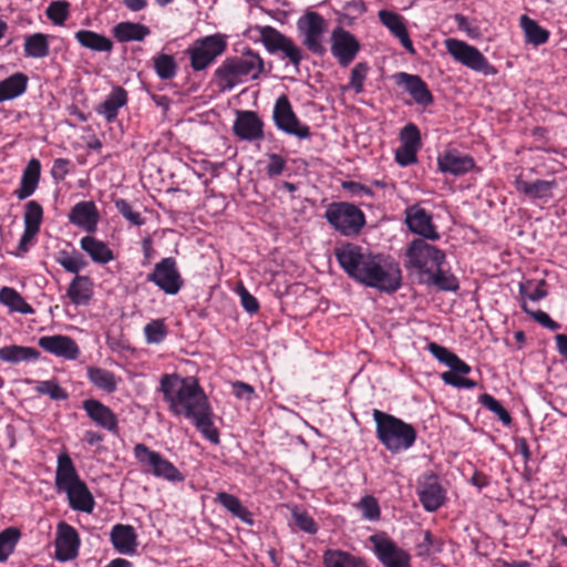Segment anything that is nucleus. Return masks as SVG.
<instances>
[{"label": "nucleus", "mask_w": 567, "mask_h": 567, "mask_svg": "<svg viewBox=\"0 0 567 567\" xmlns=\"http://www.w3.org/2000/svg\"><path fill=\"white\" fill-rule=\"evenodd\" d=\"M520 27L528 43L540 45L549 39V32L526 14L520 17Z\"/></svg>", "instance_id": "obj_47"}, {"label": "nucleus", "mask_w": 567, "mask_h": 567, "mask_svg": "<svg viewBox=\"0 0 567 567\" xmlns=\"http://www.w3.org/2000/svg\"><path fill=\"white\" fill-rule=\"evenodd\" d=\"M417 148L401 145L395 152V161L399 165L406 167L417 162Z\"/></svg>", "instance_id": "obj_63"}, {"label": "nucleus", "mask_w": 567, "mask_h": 567, "mask_svg": "<svg viewBox=\"0 0 567 567\" xmlns=\"http://www.w3.org/2000/svg\"><path fill=\"white\" fill-rule=\"evenodd\" d=\"M334 257L349 278L381 292L393 293L402 285L396 261L382 254H372L352 243L334 248Z\"/></svg>", "instance_id": "obj_3"}, {"label": "nucleus", "mask_w": 567, "mask_h": 567, "mask_svg": "<svg viewBox=\"0 0 567 567\" xmlns=\"http://www.w3.org/2000/svg\"><path fill=\"white\" fill-rule=\"evenodd\" d=\"M330 41L331 54L342 68L350 65L361 50L359 40L342 27L332 30Z\"/></svg>", "instance_id": "obj_17"}, {"label": "nucleus", "mask_w": 567, "mask_h": 567, "mask_svg": "<svg viewBox=\"0 0 567 567\" xmlns=\"http://www.w3.org/2000/svg\"><path fill=\"white\" fill-rule=\"evenodd\" d=\"M272 120L276 127L288 135L296 136L299 140L311 137L310 127L298 118L288 96L285 94L276 100Z\"/></svg>", "instance_id": "obj_12"}, {"label": "nucleus", "mask_w": 567, "mask_h": 567, "mask_svg": "<svg viewBox=\"0 0 567 567\" xmlns=\"http://www.w3.org/2000/svg\"><path fill=\"white\" fill-rule=\"evenodd\" d=\"M35 391L40 394L49 395L52 400L64 401L69 398L68 392L59 384L55 379L38 381Z\"/></svg>", "instance_id": "obj_55"}, {"label": "nucleus", "mask_w": 567, "mask_h": 567, "mask_svg": "<svg viewBox=\"0 0 567 567\" xmlns=\"http://www.w3.org/2000/svg\"><path fill=\"white\" fill-rule=\"evenodd\" d=\"M128 102L127 91L116 85L112 89L104 102L95 107V112L102 115L107 123H113L120 112V109L125 106Z\"/></svg>", "instance_id": "obj_31"}, {"label": "nucleus", "mask_w": 567, "mask_h": 567, "mask_svg": "<svg viewBox=\"0 0 567 567\" xmlns=\"http://www.w3.org/2000/svg\"><path fill=\"white\" fill-rule=\"evenodd\" d=\"M0 303L7 306L11 311L22 315H32L34 309L24 298L11 287H2L0 289Z\"/></svg>", "instance_id": "obj_44"}, {"label": "nucleus", "mask_w": 567, "mask_h": 567, "mask_svg": "<svg viewBox=\"0 0 567 567\" xmlns=\"http://www.w3.org/2000/svg\"><path fill=\"white\" fill-rule=\"evenodd\" d=\"M80 247L90 256L94 264L105 265L115 259V255L109 245L94 236L87 235L82 237Z\"/></svg>", "instance_id": "obj_35"}, {"label": "nucleus", "mask_w": 567, "mask_h": 567, "mask_svg": "<svg viewBox=\"0 0 567 567\" xmlns=\"http://www.w3.org/2000/svg\"><path fill=\"white\" fill-rule=\"evenodd\" d=\"M23 50L27 58L42 59L48 56L50 53L48 35L38 32L25 37Z\"/></svg>", "instance_id": "obj_45"}, {"label": "nucleus", "mask_w": 567, "mask_h": 567, "mask_svg": "<svg viewBox=\"0 0 567 567\" xmlns=\"http://www.w3.org/2000/svg\"><path fill=\"white\" fill-rule=\"evenodd\" d=\"M45 12L55 25H63L70 16V3L65 0L52 1Z\"/></svg>", "instance_id": "obj_56"}, {"label": "nucleus", "mask_w": 567, "mask_h": 567, "mask_svg": "<svg viewBox=\"0 0 567 567\" xmlns=\"http://www.w3.org/2000/svg\"><path fill=\"white\" fill-rule=\"evenodd\" d=\"M145 340L148 344H158L165 340L168 334V328L164 319L151 320L144 327Z\"/></svg>", "instance_id": "obj_53"}, {"label": "nucleus", "mask_w": 567, "mask_h": 567, "mask_svg": "<svg viewBox=\"0 0 567 567\" xmlns=\"http://www.w3.org/2000/svg\"><path fill=\"white\" fill-rule=\"evenodd\" d=\"M80 536L78 530L65 522H60L56 526V537L54 540V556L59 561H69L78 557L80 548Z\"/></svg>", "instance_id": "obj_19"}, {"label": "nucleus", "mask_w": 567, "mask_h": 567, "mask_svg": "<svg viewBox=\"0 0 567 567\" xmlns=\"http://www.w3.org/2000/svg\"><path fill=\"white\" fill-rule=\"evenodd\" d=\"M113 203L117 212L132 225L142 226L145 224V218L142 217L141 213L134 212L131 204L124 198H114Z\"/></svg>", "instance_id": "obj_58"}, {"label": "nucleus", "mask_w": 567, "mask_h": 567, "mask_svg": "<svg viewBox=\"0 0 567 567\" xmlns=\"http://www.w3.org/2000/svg\"><path fill=\"white\" fill-rule=\"evenodd\" d=\"M324 218L343 236L358 235L365 225L364 213L348 202L331 203L324 213Z\"/></svg>", "instance_id": "obj_9"}, {"label": "nucleus", "mask_w": 567, "mask_h": 567, "mask_svg": "<svg viewBox=\"0 0 567 567\" xmlns=\"http://www.w3.org/2000/svg\"><path fill=\"white\" fill-rule=\"evenodd\" d=\"M74 38L81 47L94 52H111L113 49L111 39L91 30H79Z\"/></svg>", "instance_id": "obj_40"}, {"label": "nucleus", "mask_w": 567, "mask_h": 567, "mask_svg": "<svg viewBox=\"0 0 567 567\" xmlns=\"http://www.w3.org/2000/svg\"><path fill=\"white\" fill-rule=\"evenodd\" d=\"M111 543L115 550L123 555L136 551L137 535L131 525L116 524L111 530Z\"/></svg>", "instance_id": "obj_32"}, {"label": "nucleus", "mask_w": 567, "mask_h": 567, "mask_svg": "<svg viewBox=\"0 0 567 567\" xmlns=\"http://www.w3.org/2000/svg\"><path fill=\"white\" fill-rule=\"evenodd\" d=\"M530 286L532 281L519 284V295L523 302H526L527 299L532 301H539L547 296V290L545 289L546 281L544 279L539 280L532 291H529Z\"/></svg>", "instance_id": "obj_59"}, {"label": "nucleus", "mask_w": 567, "mask_h": 567, "mask_svg": "<svg viewBox=\"0 0 567 567\" xmlns=\"http://www.w3.org/2000/svg\"><path fill=\"white\" fill-rule=\"evenodd\" d=\"M343 190L348 192L352 197H373L374 192L367 185L354 181H344L341 184Z\"/></svg>", "instance_id": "obj_62"}, {"label": "nucleus", "mask_w": 567, "mask_h": 567, "mask_svg": "<svg viewBox=\"0 0 567 567\" xmlns=\"http://www.w3.org/2000/svg\"><path fill=\"white\" fill-rule=\"evenodd\" d=\"M215 502L220 504L233 516L239 518L244 523L248 525L254 524L252 514L247 507L243 505L241 501L237 496L226 492H219L215 497Z\"/></svg>", "instance_id": "obj_41"}, {"label": "nucleus", "mask_w": 567, "mask_h": 567, "mask_svg": "<svg viewBox=\"0 0 567 567\" xmlns=\"http://www.w3.org/2000/svg\"><path fill=\"white\" fill-rule=\"evenodd\" d=\"M82 409L95 425L113 435L120 434L118 417L110 406L96 399H87L82 402Z\"/></svg>", "instance_id": "obj_20"}, {"label": "nucleus", "mask_w": 567, "mask_h": 567, "mask_svg": "<svg viewBox=\"0 0 567 567\" xmlns=\"http://www.w3.org/2000/svg\"><path fill=\"white\" fill-rule=\"evenodd\" d=\"M55 261L70 274H78L87 266L82 255L78 251L69 254L66 250H60L55 256Z\"/></svg>", "instance_id": "obj_50"}, {"label": "nucleus", "mask_w": 567, "mask_h": 567, "mask_svg": "<svg viewBox=\"0 0 567 567\" xmlns=\"http://www.w3.org/2000/svg\"><path fill=\"white\" fill-rule=\"evenodd\" d=\"M426 282L442 291L455 292L460 289L458 279L453 274L445 271L443 266L435 267L432 272L427 275Z\"/></svg>", "instance_id": "obj_46"}, {"label": "nucleus", "mask_w": 567, "mask_h": 567, "mask_svg": "<svg viewBox=\"0 0 567 567\" xmlns=\"http://www.w3.org/2000/svg\"><path fill=\"white\" fill-rule=\"evenodd\" d=\"M400 140L403 146H409L413 148L421 147V133L419 127L413 124H406L400 132Z\"/></svg>", "instance_id": "obj_61"}, {"label": "nucleus", "mask_w": 567, "mask_h": 567, "mask_svg": "<svg viewBox=\"0 0 567 567\" xmlns=\"http://www.w3.org/2000/svg\"><path fill=\"white\" fill-rule=\"evenodd\" d=\"M369 65L367 62L357 63L351 70L349 87L352 89L357 94L363 92V84L369 72Z\"/></svg>", "instance_id": "obj_60"}, {"label": "nucleus", "mask_w": 567, "mask_h": 567, "mask_svg": "<svg viewBox=\"0 0 567 567\" xmlns=\"http://www.w3.org/2000/svg\"><path fill=\"white\" fill-rule=\"evenodd\" d=\"M39 358L40 352L32 347L10 344L0 348V361L10 364L37 361Z\"/></svg>", "instance_id": "obj_37"}, {"label": "nucleus", "mask_w": 567, "mask_h": 567, "mask_svg": "<svg viewBox=\"0 0 567 567\" xmlns=\"http://www.w3.org/2000/svg\"><path fill=\"white\" fill-rule=\"evenodd\" d=\"M289 508L291 512V517H292L296 526L300 530H302L307 534H310V535H315L318 532V529H319L318 524L316 523L313 517L306 509H302L298 505L289 506Z\"/></svg>", "instance_id": "obj_51"}, {"label": "nucleus", "mask_w": 567, "mask_h": 567, "mask_svg": "<svg viewBox=\"0 0 567 567\" xmlns=\"http://www.w3.org/2000/svg\"><path fill=\"white\" fill-rule=\"evenodd\" d=\"M44 351L66 360H75L80 354L76 342L69 336H44L38 341Z\"/></svg>", "instance_id": "obj_24"}, {"label": "nucleus", "mask_w": 567, "mask_h": 567, "mask_svg": "<svg viewBox=\"0 0 567 567\" xmlns=\"http://www.w3.org/2000/svg\"><path fill=\"white\" fill-rule=\"evenodd\" d=\"M28 81V76L22 72H16L0 81V103L22 95L27 91Z\"/></svg>", "instance_id": "obj_38"}, {"label": "nucleus", "mask_w": 567, "mask_h": 567, "mask_svg": "<svg viewBox=\"0 0 567 567\" xmlns=\"http://www.w3.org/2000/svg\"><path fill=\"white\" fill-rule=\"evenodd\" d=\"M68 217L72 225L92 234L97 228L100 213L94 202L82 200L71 208Z\"/></svg>", "instance_id": "obj_23"}, {"label": "nucleus", "mask_w": 567, "mask_h": 567, "mask_svg": "<svg viewBox=\"0 0 567 567\" xmlns=\"http://www.w3.org/2000/svg\"><path fill=\"white\" fill-rule=\"evenodd\" d=\"M419 501L426 512H436L446 502V489L434 472H425L417 482Z\"/></svg>", "instance_id": "obj_16"}, {"label": "nucleus", "mask_w": 567, "mask_h": 567, "mask_svg": "<svg viewBox=\"0 0 567 567\" xmlns=\"http://www.w3.org/2000/svg\"><path fill=\"white\" fill-rule=\"evenodd\" d=\"M147 281L153 282L166 295H177L184 286V279L177 268L176 259L163 258L155 264L152 272L147 275Z\"/></svg>", "instance_id": "obj_14"}, {"label": "nucleus", "mask_w": 567, "mask_h": 567, "mask_svg": "<svg viewBox=\"0 0 567 567\" xmlns=\"http://www.w3.org/2000/svg\"><path fill=\"white\" fill-rule=\"evenodd\" d=\"M228 43L225 34L215 33L196 39L185 51L195 72L205 71L225 53Z\"/></svg>", "instance_id": "obj_6"}, {"label": "nucleus", "mask_w": 567, "mask_h": 567, "mask_svg": "<svg viewBox=\"0 0 567 567\" xmlns=\"http://www.w3.org/2000/svg\"><path fill=\"white\" fill-rule=\"evenodd\" d=\"M159 391L169 411L193 421L202 435L213 444H219V432L214 425V412L209 400L194 377L182 378L176 373L164 374Z\"/></svg>", "instance_id": "obj_1"}, {"label": "nucleus", "mask_w": 567, "mask_h": 567, "mask_svg": "<svg viewBox=\"0 0 567 567\" xmlns=\"http://www.w3.org/2000/svg\"><path fill=\"white\" fill-rule=\"evenodd\" d=\"M233 131L234 134L243 141H261L265 137L264 122L254 111L238 110L236 112Z\"/></svg>", "instance_id": "obj_21"}, {"label": "nucleus", "mask_w": 567, "mask_h": 567, "mask_svg": "<svg viewBox=\"0 0 567 567\" xmlns=\"http://www.w3.org/2000/svg\"><path fill=\"white\" fill-rule=\"evenodd\" d=\"M373 551L383 567H411V555L399 547L385 534H374L369 537Z\"/></svg>", "instance_id": "obj_15"}, {"label": "nucleus", "mask_w": 567, "mask_h": 567, "mask_svg": "<svg viewBox=\"0 0 567 567\" xmlns=\"http://www.w3.org/2000/svg\"><path fill=\"white\" fill-rule=\"evenodd\" d=\"M61 492L66 493L69 505L72 509L87 514L93 512L95 501L84 481L81 480L70 486H66Z\"/></svg>", "instance_id": "obj_30"}, {"label": "nucleus", "mask_w": 567, "mask_h": 567, "mask_svg": "<svg viewBox=\"0 0 567 567\" xmlns=\"http://www.w3.org/2000/svg\"><path fill=\"white\" fill-rule=\"evenodd\" d=\"M133 453L145 473L171 483L185 481L184 474L169 460L165 458L159 452L151 450L147 445L143 443L135 444Z\"/></svg>", "instance_id": "obj_7"}, {"label": "nucleus", "mask_w": 567, "mask_h": 567, "mask_svg": "<svg viewBox=\"0 0 567 567\" xmlns=\"http://www.w3.org/2000/svg\"><path fill=\"white\" fill-rule=\"evenodd\" d=\"M373 419L378 440L392 453L410 449L416 440V431L412 424L374 409Z\"/></svg>", "instance_id": "obj_5"}, {"label": "nucleus", "mask_w": 567, "mask_h": 567, "mask_svg": "<svg viewBox=\"0 0 567 567\" xmlns=\"http://www.w3.org/2000/svg\"><path fill=\"white\" fill-rule=\"evenodd\" d=\"M41 175V163L37 158H32L23 169L19 188L14 190V195L19 200L30 197L37 189Z\"/></svg>", "instance_id": "obj_34"}, {"label": "nucleus", "mask_w": 567, "mask_h": 567, "mask_svg": "<svg viewBox=\"0 0 567 567\" xmlns=\"http://www.w3.org/2000/svg\"><path fill=\"white\" fill-rule=\"evenodd\" d=\"M446 367L450 368V371L443 372L441 374V379L445 384L457 389H474L477 386L476 381L462 377L468 374L472 369L455 353Z\"/></svg>", "instance_id": "obj_28"}, {"label": "nucleus", "mask_w": 567, "mask_h": 567, "mask_svg": "<svg viewBox=\"0 0 567 567\" xmlns=\"http://www.w3.org/2000/svg\"><path fill=\"white\" fill-rule=\"evenodd\" d=\"M299 32L303 35L302 44L313 54L323 56L327 52L323 45L326 20L316 11H308L297 22Z\"/></svg>", "instance_id": "obj_13"}, {"label": "nucleus", "mask_w": 567, "mask_h": 567, "mask_svg": "<svg viewBox=\"0 0 567 567\" xmlns=\"http://www.w3.org/2000/svg\"><path fill=\"white\" fill-rule=\"evenodd\" d=\"M380 22L400 41L401 45L410 53L415 54L413 42L410 39L404 18L390 10L382 9L378 12Z\"/></svg>", "instance_id": "obj_25"}, {"label": "nucleus", "mask_w": 567, "mask_h": 567, "mask_svg": "<svg viewBox=\"0 0 567 567\" xmlns=\"http://www.w3.org/2000/svg\"><path fill=\"white\" fill-rule=\"evenodd\" d=\"M405 224L410 231L422 237V239L439 240L441 235L433 224L432 215L423 207L415 204L404 210Z\"/></svg>", "instance_id": "obj_18"}, {"label": "nucleus", "mask_w": 567, "mask_h": 567, "mask_svg": "<svg viewBox=\"0 0 567 567\" xmlns=\"http://www.w3.org/2000/svg\"><path fill=\"white\" fill-rule=\"evenodd\" d=\"M322 563L324 567H368L364 559L341 549H327Z\"/></svg>", "instance_id": "obj_39"}, {"label": "nucleus", "mask_w": 567, "mask_h": 567, "mask_svg": "<svg viewBox=\"0 0 567 567\" xmlns=\"http://www.w3.org/2000/svg\"><path fill=\"white\" fill-rule=\"evenodd\" d=\"M153 66L161 80H172L176 76L178 64L172 54L159 53L153 56Z\"/></svg>", "instance_id": "obj_48"}, {"label": "nucleus", "mask_w": 567, "mask_h": 567, "mask_svg": "<svg viewBox=\"0 0 567 567\" xmlns=\"http://www.w3.org/2000/svg\"><path fill=\"white\" fill-rule=\"evenodd\" d=\"M446 367L450 368V371L443 372L441 374V379L445 384L457 389H474L477 386L476 381L462 377L468 374L472 369L455 353Z\"/></svg>", "instance_id": "obj_27"}, {"label": "nucleus", "mask_w": 567, "mask_h": 567, "mask_svg": "<svg viewBox=\"0 0 567 567\" xmlns=\"http://www.w3.org/2000/svg\"><path fill=\"white\" fill-rule=\"evenodd\" d=\"M268 164L266 166V173L269 177H276L284 173L286 168V159L276 153H269L268 155Z\"/></svg>", "instance_id": "obj_64"}, {"label": "nucleus", "mask_w": 567, "mask_h": 567, "mask_svg": "<svg viewBox=\"0 0 567 567\" xmlns=\"http://www.w3.org/2000/svg\"><path fill=\"white\" fill-rule=\"evenodd\" d=\"M81 481L71 456L66 452H62L58 456V465L55 471V486L62 491Z\"/></svg>", "instance_id": "obj_36"}, {"label": "nucleus", "mask_w": 567, "mask_h": 567, "mask_svg": "<svg viewBox=\"0 0 567 567\" xmlns=\"http://www.w3.org/2000/svg\"><path fill=\"white\" fill-rule=\"evenodd\" d=\"M24 228L38 231L40 230V226L43 219V208L42 206L35 202L30 200L25 204L24 210Z\"/></svg>", "instance_id": "obj_54"}, {"label": "nucleus", "mask_w": 567, "mask_h": 567, "mask_svg": "<svg viewBox=\"0 0 567 567\" xmlns=\"http://www.w3.org/2000/svg\"><path fill=\"white\" fill-rule=\"evenodd\" d=\"M334 257L349 278L381 292L393 293L402 285L396 261L382 254H372L352 243L334 248Z\"/></svg>", "instance_id": "obj_2"}, {"label": "nucleus", "mask_w": 567, "mask_h": 567, "mask_svg": "<svg viewBox=\"0 0 567 567\" xmlns=\"http://www.w3.org/2000/svg\"><path fill=\"white\" fill-rule=\"evenodd\" d=\"M259 39L269 54H279L287 59L296 69L303 60V51L289 37L271 25L257 27Z\"/></svg>", "instance_id": "obj_10"}, {"label": "nucleus", "mask_w": 567, "mask_h": 567, "mask_svg": "<svg viewBox=\"0 0 567 567\" xmlns=\"http://www.w3.org/2000/svg\"><path fill=\"white\" fill-rule=\"evenodd\" d=\"M86 377L95 388L109 394L117 389L115 374L106 369L94 365L87 367Z\"/></svg>", "instance_id": "obj_43"}, {"label": "nucleus", "mask_w": 567, "mask_h": 567, "mask_svg": "<svg viewBox=\"0 0 567 567\" xmlns=\"http://www.w3.org/2000/svg\"><path fill=\"white\" fill-rule=\"evenodd\" d=\"M478 403H481L489 412L494 413L505 426H509L512 424L513 419L509 412L493 395L488 393L481 394L478 396Z\"/></svg>", "instance_id": "obj_52"}, {"label": "nucleus", "mask_w": 567, "mask_h": 567, "mask_svg": "<svg viewBox=\"0 0 567 567\" xmlns=\"http://www.w3.org/2000/svg\"><path fill=\"white\" fill-rule=\"evenodd\" d=\"M557 181L536 179L527 182L519 175L514 181L515 189L530 199H544L547 202L553 197V189L557 187Z\"/></svg>", "instance_id": "obj_29"}, {"label": "nucleus", "mask_w": 567, "mask_h": 567, "mask_svg": "<svg viewBox=\"0 0 567 567\" xmlns=\"http://www.w3.org/2000/svg\"><path fill=\"white\" fill-rule=\"evenodd\" d=\"M445 252L429 244L426 239H413L405 251L406 269H415L420 275H429L435 267L445 264Z\"/></svg>", "instance_id": "obj_8"}, {"label": "nucleus", "mask_w": 567, "mask_h": 567, "mask_svg": "<svg viewBox=\"0 0 567 567\" xmlns=\"http://www.w3.org/2000/svg\"><path fill=\"white\" fill-rule=\"evenodd\" d=\"M440 172L453 176H462L475 168V161L471 155H462L456 150L446 151L437 157Z\"/></svg>", "instance_id": "obj_26"}, {"label": "nucleus", "mask_w": 567, "mask_h": 567, "mask_svg": "<svg viewBox=\"0 0 567 567\" xmlns=\"http://www.w3.org/2000/svg\"><path fill=\"white\" fill-rule=\"evenodd\" d=\"M445 48L455 61L473 71L484 75H494L497 72L477 48L465 41L450 38L445 40Z\"/></svg>", "instance_id": "obj_11"}, {"label": "nucleus", "mask_w": 567, "mask_h": 567, "mask_svg": "<svg viewBox=\"0 0 567 567\" xmlns=\"http://www.w3.org/2000/svg\"><path fill=\"white\" fill-rule=\"evenodd\" d=\"M20 537L21 532L17 527H7L0 532V563L6 561L13 553Z\"/></svg>", "instance_id": "obj_49"}, {"label": "nucleus", "mask_w": 567, "mask_h": 567, "mask_svg": "<svg viewBox=\"0 0 567 567\" xmlns=\"http://www.w3.org/2000/svg\"><path fill=\"white\" fill-rule=\"evenodd\" d=\"M264 71V59L248 48L240 55L226 58L214 71L213 81L220 92H227L248 79L258 80Z\"/></svg>", "instance_id": "obj_4"}, {"label": "nucleus", "mask_w": 567, "mask_h": 567, "mask_svg": "<svg viewBox=\"0 0 567 567\" xmlns=\"http://www.w3.org/2000/svg\"><path fill=\"white\" fill-rule=\"evenodd\" d=\"M394 80L398 85L404 87L415 104L426 109L434 103V96L427 83L420 75L399 72L394 75Z\"/></svg>", "instance_id": "obj_22"}, {"label": "nucleus", "mask_w": 567, "mask_h": 567, "mask_svg": "<svg viewBox=\"0 0 567 567\" xmlns=\"http://www.w3.org/2000/svg\"><path fill=\"white\" fill-rule=\"evenodd\" d=\"M74 275L66 289V297L74 306H87L93 297V281L89 276L79 272Z\"/></svg>", "instance_id": "obj_33"}, {"label": "nucleus", "mask_w": 567, "mask_h": 567, "mask_svg": "<svg viewBox=\"0 0 567 567\" xmlns=\"http://www.w3.org/2000/svg\"><path fill=\"white\" fill-rule=\"evenodd\" d=\"M151 30L136 22H120L113 28V35L118 42L143 41Z\"/></svg>", "instance_id": "obj_42"}, {"label": "nucleus", "mask_w": 567, "mask_h": 567, "mask_svg": "<svg viewBox=\"0 0 567 567\" xmlns=\"http://www.w3.org/2000/svg\"><path fill=\"white\" fill-rule=\"evenodd\" d=\"M357 508L361 512L364 519L374 522L379 520L381 516V509L378 499L372 495L363 496L357 504Z\"/></svg>", "instance_id": "obj_57"}]
</instances>
